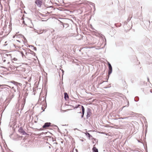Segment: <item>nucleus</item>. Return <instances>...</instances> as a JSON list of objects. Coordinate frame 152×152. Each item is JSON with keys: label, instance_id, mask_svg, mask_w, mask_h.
Masks as SVG:
<instances>
[{"label": "nucleus", "instance_id": "1", "mask_svg": "<svg viewBox=\"0 0 152 152\" xmlns=\"http://www.w3.org/2000/svg\"><path fill=\"white\" fill-rule=\"evenodd\" d=\"M22 138V136H20L18 134H16L14 135L12 138L13 140L16 141H18L21 140Z\"/></svg>", "mask_w": 152, "mask_h": 152}, {"label": "nucleus", "instance_id": "2", "mask_svg": "<svg viewBox=\"0 0 152 152\" xmlns=\"http://www.w3.org/2000/svg\"><path fill=\"white\" fill-rule=\"evenodd\" d=\"M35 3L37 7H40L42 4V0H36Z\"/></svg>", "mask_w": 152, "mask_h": 152}, {"label": "nucleus", "instance_id": "3", "mask_svg": "<svg viewBox=\"0 0 152 152\" xmlns=\"http://www.w3.org/2000/svg\"><path fill=\"white\" fill-rule=\"evenodd\" d=\"M91 110L88 108H87V115L86 116V119H88L91 115Z\"/></svg>", "mask_w": 152, "mask_h": 152}, {"label": "nucleus", "instance_id": "4", "mask_svg": "<svg viewBox=\"0 0 152 152\" xmlns=\"http://www.w3.org/2000/svg\"><path fill=\"white\" fill-rule=\"evenodd\" d=\"M108 75H110L112 72V67L111 64L108 62Z\"/></svg>", "mask_w": 152, "mask_h": 152}, {"label": "nucleus", "instance_id": "5", "mask_svg": "<svg viewBox=\"0 0 152 152\" xmlns=\"http://www.w3.org/2000/svg\"><path fill=\"white\" fill-rule=\"evenodd\" d=\"M19 132L23 135H28V134L26 133L25 131L22 128L20 127L18 130Z\"/></svg>", "mask_w": 152, "mask_h": 152}, {"label": "nucleus", "instance_id": "6", "mask_svg": "<svg viewBox=\"0 0 152 152\" xmlns=\"http://www.w3.org/2000/svg\"><path fill=\"white\" fill-rule=\"evenodd\" d=\"M81 107L82 112L81 113V112H78V113H80L81 114V118H82L83 117V116H84V114L85 113V108L83 106L81 105Z\"/></svg>", "mask_w": 152, "mask_h": 152}, {"label": "nucleus", "instance_id": "7", "mask_svg": "<svg viewBox=\"0 0 152 152\" xmlns=\"http://www.w3.org/2000/svg\"><path fill=\"white\" fill-rule=\"evenodd\" d=\"M28 140H26V139H25V138H23V139L22 141H21L22 143V145L23 146H26L27 145V142H28Z\"/></svg>", "mask_w": 152, "mask_h": 152}, {"label": "nucleus", "instance_id": "8", "mask_svg": "<svg viewBox=\"0 0 152 152\" xmlns=\"http://www.w3.org/2000/svg\"><path fill=\"white\" fill-rule=\"evenodd\" d=\"M51 123L50 122H47L45 123L42 126L43 128H45L50 126Z\"/></svg>", "mask_w": 152, "mask_h": 152}, {"label": "nucleus", "instance_id": "9", "mask_svg": "<svg viewBox=\"0 0 152 152\" xmlns=\"http://www.w3.org/2000/svg\"><path fill=\"white\" fill-rule=\"evenodd\" d=\"M64 98L65 100H66L69 98V96L67 93L65 92L64 93Z\"/></svg>", "mask_w": 152, "mask_h": 152}, {"label": "nucleus", "instance_id": "10", "mask_svg": "<svg viewBox=\"0 0 152 152\" xmlns=\"http://www.w3.org/2000/svg\"><path fill=\"white\" fill-rule=\"evenodd\" d=\"M12 83L14 84L15 85H16V86H17L18 85H19L20 86V85H21V83H18L16 82H15V81H13L12 82Z\"/></svg>", "mask_w": 152, "mask_h": 152}, {"label": "nucleus", "instance_id": "11", "mask_svg": "<svg viewBox=\"0 0 152 152\" xmlns=\"http://www.w3.org/2000/svg\"><path fill=\"white\" fill-rule=\"evenodd\" d=\"M93 152H98V149L95 147H94L92 148Z\"/></svg>", "mask_w": 152, "mask_h": 152}, {"label": "nucleus", "instance_id": "12", "mask_svg": "<svg viewBox=\"0 0 152 152\" xmlns=\"http://www.w3.org/2000/svg\"><path fill=\"white\" fill-rule=\"evenodd\" d=\"M20 53L22 55V57L24 58H26V56L24 54L23 52L22 51H21L20 52Z\"/></svg>", "mask_w": 152, "mask_h": 152}, {"label": "nucleus", "instance_id": "13", "mask_svg": "<svg viewBox=\"0 0 152 152\" xmlns=\"http://www.w3.org/2000/svg\"><path fill=\"white\" fill-rule=\"evenodd\" d=\"M86 134L87 136L88 137V138H90L91 137H92V136L91 135V134L88 133L86 132Z\"/></svg>", "mask_w": 152, "mask_h": 152}, {"label": "nucleus", "instance_id": "14", "mask_svg": "<svg viewBox=\"0 0 152 152\" xmlns=\"http://www.w3.org/2000/svg\"><path fill=\"white\" fill-rule=\"evenodd\" d=\"M30 47H32V48H32V50H34L36 51L37 48L36 47H34V46H33V45H30L29 46V48H30Z\"/></svg>", "mask_w": 152, "mask_h": 152}, {"label": "nucleus", "instance_id": "15", "mask_svg": "<svg viewBox=\"0 0 152 152\" xmlns=\"http://www.w3.org/2000/svg\"><path fill=\"white\" fill-rule=\"evenodd\" d=\"M27 50L28 51H30V52H31V54H32V55H35L36 54V53H34L33 51H32V50H31L29 49L28 48Z\"/></svg>", "mask_w": 152, "mask_h": 152}, {"label": "nucleus", "instance_id": "16", "mask_svg": "<svg viewBox=\"0 0 152 152\" xmlns=\"http://www.w3.org/2000/svg\"><path fill=\"white\" fill-rule=\"evenodd\" d=\"M139 100V97L138 96H136L134 99V101L135 102H137Z\"/></svg>", "mask_w": 152, "mask_h": 152}, {"label": "nucleus", "instance_id": "17", "mask_svg": "<svg viewBox=\"0 0 152 152\" xmlns=\"http://www.w3.org/2000/svg\"><path fill=\"white\" fill-rule=\"evenodd\" d=\"M88 2L90 5H91L93 6H94V8L95 7V4L94 3H93L91 2Z\"/></svg>", "mask_w": 152, "mask_h": 152}, {"label": "nucleus", "instance_id": "18", "mask_svg": "<svg viewBox=\"0 0 152 152\" xmlns=\"http://www.w3.org/2000/svg\"><path fill=\"white\" fill-rule=\"evenodd\" d=\"M129 101H128V102H127V104L126 105V106H124V107H123L122 108V109L124 108V107H128L129 106Z\"/></svg>", "mask_w": 152, "mask_h": 152}, {"label": "nucleus", "instance_id": "19", "mask_svg": "<svg viewBox=\"0 0 152 152\" xmlns=\"http://www.w3.org/2000/svg\"><path fill=\"white\" fill-rule=\"evenodd\" d=\"M40 31L41 32L40 33H39V32H37V33L38 34H40L41 33H43L44 32L45 33L46 32V31L45 30H43V31Z\"/></svg>", "mask_w": 152, "mask_h": 152}, {"label": "nucleus", "instance_id": "20", "mask_svg": "<svg viewBox=\"0 0 152 152\" xmlns=\"http://www.w3.org/2000/svg\"><path fill=\"white\" fill-rule=\"evenodd\" d=\"M23 50H24V52L25 53L26 55L27 56L28 54L29 53V52H27L25 49H23Z\"/></svg>", "mask_w": 152, "mask_h": 152}, {"label": "nucleus", "instance_id": "21", "mask_svg": "<svg viewBox=\"0 0 152 152\" xmlns=\"http://www.w3.org/2000/svg\"><path fill=\"white\" fill-rule=\"evenodd\" d=\"M132 17H129L127 19V22H129L131 19V18H132Z\"/></svg>", "mask_w": 152, "mask_h": 152}, {"label": "nucleus", "instance_id": "22", "mask_svg": "<svg viewBox=\"0 0 152 152\" xmlns=\"http://www.w3.org/2000/svg\"><path fill=\"white\" fill-rule=\"evenodd\" d=\"M17 59L16 58H14L13 59V60L15 61H17Z\"/></svg>", "mask_w": 152, "mask_h": 152}, {"label": "nucleus", "instance_id": "23", "mask_svg": "<svg viewBox=\"0 0 152 152\" xmlns=\"http://www.w3.org/2000/svg\"><path fill=\"white\" fill-rule=\"evenodd\" d=\"M23 38L24 40L26 41V38L23 36Z\"/></svg>", "mask_w": 152, "mask_h": 152}, {"label": "nucleus", "instance_id": "24", "mask_svg": "<svg viewBox=\"0 0 152 152\" xmlns=\"http://www.w3.org/2000/svg\"><path fill=\"white\" fill-rule=\"evenodd\" d=\"M25 101H26V99H24V100L23 101V104H25Z\"/></svg>", "mask_w": 152, "mask_h": 152}, {"label": "nucleus", "instance_id": "25", "mask_svg": "<svg viewBox=\"0 0 152 152\" xmlns=\"http://www.w3.org/2000/svg\"><path fill=\"white\" fill-rule=\"evenodd\" d=\"M12 65H10V66H9V67L10 68H11V69H12Z\"/></svg>", "mask_w": 152, "mask_h": 152}, {"label": "nucleus", "instance_id": "26", "mask_svg": "<svg viewBox=\"0 0 152 152\" xmlns=\"http://www.w3.org/2000/svg\"><path fill=\"white\" fill-rule=\"evenodd\" d=\"M147 80H148V82H149V79L148 78V77H147Z\"/></svg>", "mask_w": 152, "mask_h": 152}, {"label": "nucleus", "instance_id": "27", "mask_svg": "<svg viewBox=\"0 0 152 152\" xmlns=\"http://www.w3.org/2000/svg\"><path fill=\"white\" fill-rule=\"evenodd\" d=\"M3 62H6V60H3Z\"/></svg>", "mask_w": 152, "mask_h": 152}, {"label": "nucleus", "instance_id": "28", "mask_svg": "<svg viewBox=\"0 0 152 152\" xmlns=\"http://www.w3.org/2000/svg\"><path fill=\"white\" fill-rule=\"evenodd\" d=\"M109 76H108V78H109ZM107 82V80L106 81H104V82Z\"/></svg>", "mask_w": 152, "mask_h": 152}, {"label": "nucleus", "instance_id": "29", "mask_svg": "<svg viewBox=\"0 0 152 152\" xmlns=\"http://www.w3.org/2000/svg\"><path fill=\"white\" fill-rule=\"evenodd\" d=\"M109 76H108V78H109ZM107 82V80L106 81H104V82Z\"/></svg>", "mask_w": 152, "mask_h": 152}, {"label": "nucleus", "instance_id": "30", "mask_svg": "<svg viewBox=\"0 0 152 152\" xmlns=\"http://www.w3.org/2000/svg\"><path fill=\"white\" fill-rule=\"evenodd\" d=\"M58 128V132H59V129L58 128H58Z\"/></svg>", "mask_w": 152, "mask_h": 152}, {"label": "nucleus", "instance_id": "31", "mask_svg": "<svg viewBox=\"0 0 152 152\" xmlns=\"http://www.w3.org/2000/svg\"><path fill=\"white\" fill-rule=\"evenodd\" d=\"M65 25H66L67 26H68V24H65Z\"/></svg>", "mask_w": 152, "mask_h": 152}, {"label": "nucleus", "instance_id": "32", "mask_svg": "<svg viewBox=\"0 0 152 152\" xmlns=\"http://www.w3.org/2000/svg\"><path fill=\"white\" fill-rule=\"evenodd\" d=\"M17 41L19 42H21L19 40H17Z\"/></svg>", "mask_w": 152, "mask_h": 152}, {"label": "nucleus", "instance_id": "33", "mask_svg": "<svg viewBox=\"0 0 152 152\" xmlns=\"http://www.w3.org/2000/svg\"><path fill=\"white\" fill-rule=\"evenodd\" d=\"M54 126L55 127H57V128H58V127L56 125H55Z\"/></svg>", "mask_w": 152, "mask_h": 152}, {"label": "nucleus", "instance_id": "34", "mask_svg": "<svg viewBox=\"0 0 152 152\" xmlns=\"http://www.w3.org/2000/svg\"><path fill=\"white\" fill-rule=\"evenodd\" d=\"M138 142H141L139 140H137Z\"/></svg>", "mask_w": 152, "mask_h": 152}, {"label": "nucleus", "instance_id": "35", "mask_svg": "<svg viewBox=\"0 0 152 152\" xmlns=\"http://www.w3.org/2000/svg\"><path fill=\"white\" fill-rule=\"evenodd\" d=\"M13 95H12V96H11L12 98V97H13Z\"/></svg>", "mask_w": 152, "mask_h": 152}, {"label": "nucleus", "instance_id": "36", "mask_svg": "<svg viewBox=\"0 0 152 152\" xmlns=\"http://www.w3.org/2000/svg\"><path fill=\"white\" fill-rule=\"evenodd\" d=\"M49 148H51L50 146H49Z\"/></svg>", "mask_w": 152, "mask_h": 152}, {"label": "nucleus", "instance_id": "37", "mask_svg": "<svg viewBox=\"0 0 152 152\" xmlns=\"http://www.w3.org/2000/svg\"><path fill=\"white\" fill-rule=\"evenodd\" d=\"M121 118V119H123L124 118Z\"/></svg>", "mask_w": 152, "mask_h": 152}, {"label": "nucleus", "instance_id": "38", "mask_svg": "<svg viewBox=\"0 0 152 152\" xmlns=\"http://www.w3.org/2000/svg\"><path fill=\"white\" fill-rule=\"evenodd\" d=\"M81 141L82 142H83V140H81Z\"/></svg>", "mask_w": 152, "mask_h": 152}, {"label": "nucleus", "instance_id": "39", "mask_svg": "<svg viewBox=\"0 0 152 152\" xmlns=\"http://www.w3.org/2000/svg\"><path fill=\"white\" fill-rule=\"evenodd\" d=\"M107 88V87H104V88Z\"/></svg>", "mask_w": 152, "mask_h": 152}, {"label": "nucleus", "instance_id": "40", "mask_svg": "<svg viewBox=\"0 0 152 152\" xmlns=\"http://www.w3.org/2000/svg\"><path fill=\"white\" fill-rule=\"evenodd\" d=\"M62 72H64V71H63V70H62Z\"/></svg>", "mask_w": 152, "mask_h": 152}, {"label": "nucleus", "instance_id": "41", "mask_svg": "<svg viewBox=\"0 0 152 152\" xmlns=\"http://www.w3.org/2000/svg\"><path fill=\"white\" fill-rule=\"evenodd\" d=\"M15 37V36H13V38H14V37Z\"/></svg>", "mask_w": 152, "mask_h": 152}, {"label": "nucleus", "instance_id": "42", "mask_svg": "<svg viewBox=\"0 0 152 152\" xmlns=\"http://www.w3.org/2000/svg\"><path fill=\"white\" fill-rule=\"evenodd\" d=\"M10 64V62H8V63H7V64Z\"/></svg>", "mask_w": 152, "mask_h": 152}, {"label": "nucleus", "instance_id": "43", "mask_svg": "<svg viewBox=\"0 0 152 152\" xmlns=\"http://www.w3.org/2000/svg\"><path fill=\"white\" fill-rule=\"evenodd\" d=\"M150 92L151 93H152V91H150Z\"/></svg>", "mask_w": 152, "mask_h": 152}, {"label": "nucleus", "instance_id": "44", "mask_svg": "<svg viewBox=\"0 0 152 152\" xmlns=\"http://www.w3.org/2000/svg\"><path fill=\"white\" fill-rule=\"evenodd\" d=\"M63 27H64V25H63Z\"/></svg>", "mask_w": 152, "mask_h": 152}, {"label": "nucleus", "instance_id": "45", "mask_svg": "<svg viewBox=\"0 0 152 152\" xmlns=\"http://www.w3.org/2000/svg\"><path fill=\"white\" fill-rule=\"evenodd\" d=\"M42 21H44V20H42ZM45 21H47V20H45Z\"/></svg>", "mask_w": 152, "mask_h": 152}, {"label": "nucleus", "instance_id": "46", "mask_svg": "<svg viewBox=\"0 0 152 152\" xmlns=\"http://www.w3.org/2000/svg\"><path fill=\"white\" fill-rule=\"evenodd\" d=\"M31 48H32V47H30V48H31Z\"/></svg>", "mask_w": 152, "mask_h": 152}]
</instances>
